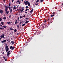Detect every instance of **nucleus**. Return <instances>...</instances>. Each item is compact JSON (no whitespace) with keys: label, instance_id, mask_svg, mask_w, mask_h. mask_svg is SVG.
<instances>
[{"label":"nucleus","instance_id":"nucleus-31","mask_svg":"<svg viewBox=\"0 0 63 63\" xmlns=\"http://www.w3.org/2000/svg\"><path fill=\"white\" fill-rule=\"evenodd\" d=\"M2 27H4V28H6V26H2Z\"/></svg>","mask_w":63,"mask_h":63},{"label":"nucleus","instance_id":"nucleus-59","mask_svg":"<svg viewBox=\"0 0 63 63\" xmlns=\"http://www.w3.org/2000/svg\"><path fill=\"white\" fill-rule=\"evenodd\" d=\"M3 1L4 2H5V1H6V0H3Z\"/></svg>","mask_w":63,"mask_h":63},{"label":"nucleus","instance_id":"nucleus-19","mask_svg":"<svg viewBox=\"0 0 63 63\" xmlns=\"http://www.w3.org/2000/svg\"><path fill=\"white\" fill-rule=\"evenodd\" d=\"M6 17H4L3 18V19H4V20H5V19H6Z\"/></svg>","mask_w":63,"mask_h":63},{"label":"nucleus","instance_id":"nucleus-7","mask_svg":"<svg viewBox=\"0 0 63 63\" xmlns=\"http://www.w3.org/2000/svg\"><path fill=\"white\" fill-rule=\"evenodd\" d=\"M34 34H35V35H37L38 34V33L37 32H36L34 33Z\"/></svg>","mask_w":63,"mask_h":63},{"label":"nucleus","instance_id":"nucleus-20","mask_svg":"<svg viewBox=\"0 0 63 63\" xmlns=\"http://www.w3.org/2000/svg\"><path fill=\"white\" fill-rule=\"evenodd\" d=\"M23 10H24V8H22V9L21 10V12H23Z\"/></svg>","mask_w":63,"mask_h":63},{"label":"nucleus","instance_id":"nucleus-44","mask_svg":"<svg viewBox=\"0 0 63 63\" xmlns=\"http://www.w3.org/2000/svg\"><path fill=\"white\" fill-rule=\"evenodd\" d=\"M17 22H15V24H17Z\"/></svg>","mask_w":63,"mask_h":63},{"label":"nucleus","instance_id":"nucleus-4","mask_svg":"<svg viewBox=\"0 0 63 63\" xmlns=\"http://www.w3.org/2000/svg\"><path fill=\"white\" fill-rule=\"evenodd\" d=\"M24 3L26 5H27V3H28V1H24Z\"/></svg>","mask_w":63,"mask_h":63},{"label":"nucleus","instance_id":"nucleus-5","mask_svg":"<svg viewBox=\"0 0 63 63\" xmlns=\"http://www.w3.org/2000/svg\"><path fill=\"white\" fill-rule=\"evenodd\" d=\"M6 42V40H3L1 41V43H5V42Z\"/></svg>","mask_w":63,"mask_h":63},{"label":"nucleus","instance_id":"nucleus-49","mask_svg":"<svg viewBox=\"0 0 63 63\" xmlns=\"http://www.w3.org/2000/svg\"><path fill=\"white\" fill-rule=\"evenodd\" d=\"M21 23H22V22H21L20 23V24H21Z\"/></svg>","mask_w":63,"mask_h":63},{"label":"nucleus","instance_id":"nucleus-30","mask_svg":"<svg viewBox=\"0 0 63 63\" xmlns=\"http://www.w3.org/2000/svg\"><path fill=\"white\" fill-rule=\"evenodd\" d=\"M39 0H36V2L37 3V2H39Z\"/></svg>","mask_w":63,"mask_h":63},{"label":"nucleus","instance_id":"nucleus-57","mask_svg":"<svg viewBox=\"0 0 63 63\" xmlns=\"http://www.w3.org/2000/svg\"><path fill=\"white\" fill-rule=\"evenodd\" d=\"M8 56H9V55L7 54V56H8Z\"/></svg>","mask_w":63,"mask_h":63},{"label":"nucleus","instance_id":"nucleus-60","mask_svg":"<svg viewBox=\"0 0 63 63\" xmlns=\"http://www.w3.org/2000/svg\"><path fill=\"white\" fill-rule=\"evenodd\" d=\"M2 54H4V52H3L2 53Z\"/></svg>","mask_w":63,"mask_h":63},{"label":"nucleus","instance_id":"nucleus-35","mask_svg":"<svg viewBox=\"0 0 63 63\" xmlns=\"http://www.w3.org/2000/svg\"><path fill=\"white\" fill-rule=\"evenodd\" d=\"M7 24H10V22H7Z\"/></svg>","mask_w":63,"mask_h":63},{"label":"nucleus","instance_id":"nucleus-55","mask_svg":"<svg viewBox=\"0 0 63 63\" xmlns=\"http://www.w3.org/2000/svg\"><path fill=\"white\" fill-rule=\"evenodd\" d=\"M25 14H26V13H27V12L25 11Z\"/></svg>","mask_w":63,"mask_h":63},{"label":"nucleus","instance_id":"nucleus-33","mask_svg":"<svg viewBox=\"0 0 63 63\" xmlns=\"http://www.w3.org/2000/svg\"><path fill=\"white\" fill-rule=\"evenodd\" d=\"M19 10L20 9H18L17 10V11H19Z\"/></svg>","mask_w":63,"mask_h":63},{"label":"nucleus","instance_id":"nucleus-52","mask_svg":"<svg viewBox=\"0 0 63 63\" xmlns=\"http://www.w3.org/2000/svg\"><path fill=\"white\" fill-rule=\"evenodd\" d=\"M8 43H10V40H9L8 41Z\"/></svg>","mask_w":63,"mask_h":63},{"label":"nucleus","instance_id":"nucleus-24","mask_svg":"<svg viewBox=\"0 0 63 63\" xmlns=\"http://www.w3.org/2000/svg\"><path fill=\"white\" fill-rule=\"evenodd\" d=\"M24 25H25V24H22V26L23 27V26H24Z\"/></svg>","mask_w":63,"mask_h":63},{"label":"nucleus","instance_id":"nucleus-28","mask_svg":"<svg viewBox=\"0 0 63 63\" xmlns=\"http://www.w3.org/2000/svg\"><path fill=\"white\" fill-rule=\"evenodd\" d=\"M8 8H9V10H10V9H11V8L10 7V6H8Z\"/></svg>","mask_w":63,"mask_h":63},{"label":"nucleus","instance_id":"nucleus-25","mask_svg":"<svg viewBox=\"0 0 63 63\" xmlns=\"http://www.w3.org/2000/svg\"><path fill=\"white\" fill-rule=\"evenodd\" d=\"M17 28H19V25H17Z\"/></svg>","mask_w":63,"mask_h":63},{"label":"nucleus","instance_id":"nucleus-39","mask_svg":"<svg viewBox=\"0 0 63 63\" xmlns=\"http://www.w3.org/2000/svg\"><path fill=\"white\" fill-rule=\"evenodd\" d=\"M17 19H18V20H19V17H18Z\"/></svg>","mask_w":63,"mask_h":63},{"label":"nucleus","instance_id":"nucleus-2","mask_svg":"<svg viewBox=\"0 0 63 63\" xmlns=\"http://www.w3.org/2000/svg\"><path fill=\"white\" fill-rule=\"evenodd\" d=\"M5 7V11H7L8 9V5H6Z\"/></svg>","mask_w":63,"mask_h":63},{"label":"nucleus","instance_id":"nucleus-27","mask_svg":"<svg viewBox=\"0 0 63 63\" xmlns=\"http://www.w3.org/2000/svg\"><path fill=\"white\" fill-rule=\"evenodd\" d=\"M10 30H14V29L11 28L10 29Z\"/></svg>","mask_w":63,"mask_h":63},{"label":"nucleus","instance_id":"nucleus-43","mask_svg":"<svg viewBox=\"0 0 63 63\" xmlns=\"http://www.w3.org/2000/svg\"><path fill=\"white\" fill-rule=\"evenodd\" d=\"M9 6H11V3H9Z\"/></svg>","mask_w":63,"mask_h":63},{"label":"nucleus","instance_id":"nucleus-34","mask_svg":"<svg viewBox=\"0 0 63 63\" xmlns=\"http://www.w3.org/2000/svg\"><path fill=\"white\" fill-rule=\"evenodd\" d=\"M3 58L4 59H6V57H5V56H3Z\"/></svg>","mask_w":63,"mask_h":63},{"label":"nucleus","instance_id":"nucleus-38","mask_svg":"<svg viewBox=\"0 0 63 63\" xmlns=\"http://www.w3.org/2000/svg\"><path fill=\"white\" fill-rule=\"evenodd\" d=\"M7 59H6L5 60V61H7Z\"/></svg>","mask_w":63,"mask_h":63},{"label":"nucleus","instance_id":"nucleus-29","mask_svg":"<svg viewBox=\"0 0 63 63\" xmlns=\"http://www.w3.org/2000/svg\"><path fill=\"white\" fill-rule=\"evenodd\" d=\"M53 15H55V12H54L52 13Z\"/></svg>","mask_w":63,"mask_h":63},{"label":"nucleus","instance_id":"nucleus-15","mask_svg":"<svg viewBox=\"0 0 63 63\" xmlns=\"http://www.w3.org/2000/svg\"><path fill=\"white\" fill-rule=\"evenodd\" d=\"M5 13H7L6 15H8V14L9 13V11H8L7 12L6 11L5 12Z\"/></svg>","mask_w":63,"mask_h":63},{"label":"nucleus","instance_id":"nucleus-45","mask_svg":"<svg viewBox=\"0 0 63 63\" xmlns=\"http://www.w3.org/2000/svg\"><path fill=\"white\" fill-rule=\"evenodd\" d=\"M23 17H25V15H24L23 16Z\"/></svg>","mask_w":63,"mask_h":63},{"label":"nucleus","instance_id":"nucleus-14","mask_svg":"<svg viewBox=\"0 0 63 63\" xmlns=\"http://www.w3.org/2000/svg\"><path fill=\"white\" fill-rule=\"evenodd\" d=\"M16 6H15L13 8V10H15V9H16Z\"/></svg>","mask_w":63,"mask_h":63},{"label":"nucleus","instance_id":"nucleus-12","mask_svg":"<svg viewBox=\"0 0 63 63\" xmlns=\"http://www.w3.org/2000/svg\"><path fill=\"white\" fill-rule=\"evenodd\" d=\"M1 23L2 25H4V22H1Z\"/></svg>","mask_w":63,"mask_h":63},{"label":"nucleus","instance_id":"nucleus-62","mask_svg":"<svg viewBox=\"0 0 63 63\" xmlns=\"http://www.w3.org/2000/svg\"><path fill=\"white\" fill-rule=\"evenodd\" d=\"M14 0H12V2H14Z\"/></svg>","mask_w":63,"mask_h":63},{"label":"nucleus","instance_id":"nucleus-63","mask_svg":"<svg viewBox=\"0 0 63 63\" xmlns=\"http://www.w3.org/2000/svg\"><path fill=\"white\" fill-rule=\"evenodd\" d=\"M2 39V38L1 37H0V40H1Z\"/></svg>","mask_w":63,"mask_h":63},{"label":"nucleus","instance_id":"nucleus-1","mask_svg":"<svg viewBox=\"0 0 63 63\" xmlns=\"http://www.w3.org/2000/svg\"><path fill=\"white\" fill-rule=\"evenodd\" d=\"M5 49L6 52H7V51H9V49L8 47V46L6 45L5 46Z\"/></svg>","mask_w":63,"mask_h":63},{"label":"nucleus","instance_id":"nucleus-3","mask_svg":"<svg viewBox=\"0 0 63 63\" xmlns=\"http://www.w3.org/2000/svg\"><path fill=\"white\" fill-rule=\"evenodd\" d=\"M4 35H5V34L3 33V34H2V35H1L0 37H1V38H5V37L4 36Z\"/></svg>","mask_w":63,"mask_h":63},{"label":"nucleus","instance_id":"nucleus-61","mask_svg":"<svg viewBox=\"0 0 63 63\" xmlns=\"http://www.w3.org/2000/svg\"><path fill=\"white\" fill-rule=\"evenodd\" d=\"M0 26L1 27H2V25H0Z\"/></svg>","mask_w":63,"mask_h":63},{"label":"nucleus","instance_id":"nucleus-22","mask_svg":"<svg viewBox=\"0 0 63 63\" xmlns=\"http://www.w3.org/2000/svg\"><path fill=\"white\" fill-rule=\"evenodd\" d=\"M16 29H15L14 30V32H16Z\"/></svg>","mask_w":63,"mask_h":63},{"label":"nucleus","instance_id":"nucleus-13","mask_svg":"<svg viewBox=\"0 0 63 63\" xmlns=\"http://www.w3.org/2000/svg\"><path fill=\"white\" fill-rule=\"evenodd\" d=\"M33 11H34V9H32V10L30 11V13H31V12H33Z\"/></svg>","mask_w":63,"mask_h":63},{"label":"nucleus","instance_id":"nucleus-41","mask_svg":"<svg viewBox=\"0 0 63 63\" xmlns=\"http://www.w3.org/2000/svg\"><path fill=\"white\" fill-rule=\"evenodd\" d=\"M21 2L20 1H19V2H18V4H20L21 3Z\"/></svg>","mask_w":63,"mask_h":63},{"label":"nucleus","instance_id":"nucleus-64","mask_svg":"<svg viewBox=\"0 0 63 63\" xmlns=\"http://www.w3.org/2000/svg\"><path fill=\"white\" fill-rule=\"evenodd\" d=\"M53 16H54V14H53V15H52Z\"/></svg>","mask_w":63,"mask_h":63},{"label":"nucleus","instance_id":"nucleus-21","mask_svg":"<svg viewBox=\"0 0 63 63\" xmlns=\"http://www.w3.org/2000/svg\"><path fill=\"white\" fill-rule=\"evenodd\" d=\"M15 48V47H12V50H14V48Z\"/></svg>","mask_w":63,"mask_h":63},{"label":"nucleus","instance_id":"nucleus-9","mask_svg":"<svg viewBox=\"0 0 63 63\" xmlns=\"http://www.w3.org/2000/svg\"><path fill=\"white\" fill-rule=\"evenodd\" d=\"M47 20L45 19L44 20V22H45V23H46V22H47Z\"/></svg>","mask_w":63,"mask_h":63},{"label":"nucleus","instance_id":"nucleus-36","mask_svg":"<svg viewBox=\"0 0 63 63\" xmlns=\"http://www.w3.org/2000/svg\"><path fill=\"white\" fill-rule=\"evenodd\" d=\"M2 19L1 18H0V21H2Z\"/></svg>","mask_w":63,"mask_h":63},{"label":"nucleus","instance_id":"nucleus-11","mask_svg":"<svg viewBox=\"0 0 63 63\" xmlns=\"http://www.w3.org/2000/svg\"><path fill=\"white\" fill-rule=\"evenodd\" d=\"M3 10H1L0 11V13H1V14H2L3 13Z\"/></svg>","mask_w":63,"mask_h":63},{"label":"nucleus","instance_id":"nucleus-16","mask_svg":"<svg viewBox=\"0 0 63 63\" xmlns=\"http://www.w3.org/2000/svg\"><path fill=\"white\" fill-rule=\"evenodd\" d=\"M29 22V21H27L25 22V23L27 24V23H28Z\"/></svg>","mask_w":63,"mask_h":63},{"label":"nucleus","instance_id":"nucleus-58","mask_svg":"<svg viewBox=\"0 0 63 63\" xmlns=\"http://www.w3.org/2000/svg\"><path fill=\"white\" fill-rule=\"evenodd\" d=\"M9 16V17H11V15H10V16Z\"/></svg>","mask_w":63,"mask_h":63},{"label":"nucleus","instance_id":"nucleus-51","mask_svg":"<svg viewBox=\"0 0 63 63\" xmlns=\"http://www.w3.org/2000/svg\"><path fill=\"white\" fill-rule=\"evenodd\" d=\"M15 21H16V22H17V20H15Z\"/></svg>","mask_w":63,"mask_h":63},{"label":"nucleus","instance_id":"nucleus-47","mask_svg":"<svg viewBox=\"0 0 63 63\" xmlns=\"http://www.w3.org/2000/svg\"><path fill=\"white\" fill-rule=\"evenodd\" d=\"M19 0H18L17 1V2H19Z\"/></svg>","mask_w":63,"mask_h":63},{"label":"nucleus","instance_id":"nucleus-50","mask_svg":"<svg viewBox=\"0 0 63 63\" xmlns=\"http://www.w3.org/2000/svg\"><path fill=\"white\" fill-rule=\"evenodd\" d=\"M26 19H28V18L27 17L26 18Z\"/></svg>","mask_w":63,"mask_h":63},{"label":"nucleus","instance_id":"nucleus-8","mask_svg":"<svg viewBox=\"0 0 63 63\" xmlns=\"http://www.w3.org/2000/svg\"><path fill=\"white\" fill-rule=\"evenodd\" d=\"M7 54H8V55L9 56L10 55V54H11L10 53V51H9L7 52Z\"/></svg>","mask_w":63,"mask_h":63},{"label":"nucleus","instance_id":"nucleus-54","mask_svg":"<svg viewBox=\"0 0 63 63\" xmlns=\"http://www.w3.org/2000/svg\"><path fill=\"white\" fill-rule=\"evenodd\" d=\"M21 9H20L19 10L20 11H21Z\"/></svg>","mask_w":63,"mask_h":63},{"label":"nucleus","instance_id":"nucleus-48","mask_svg":"<svg viewBox=\"0 0 63 63\" xmlns=\"http://www.w3.org/2000/svg\"><path fill=\"white\" fill-rule=\"evenodd\" d=\"M51 17H52V16H52V15H51Z\"/></svg>","mask_w":63,"mask_h":63},{"label":"nucleus","instance_id":"nucleus-18","mask_svg":"<svg viewBox=\"0 0 63 63\" xmlns=\"http://www.w3.org/2000/svg\"><path fill=\"white\" fill-rule=\"evenodd\" d=\"M0 29H1V30H3L4 29V28H0Z\"/></svg>","mask_w":63,"mask_h":63},{"label":"nucleus","instance_id":"nucleus-46","mask_svg":"<svg viewBox=\"0 0 63 63\" xmlns=\"http://www.w3.org/2000/svg\"><path fill=\"white\" fill-rule=\"evenodd\" d=\"M28 10H27V9H26L25 10V11H27Z\"/></svg>","mask_w":63,"mask_h":63},{"label":"nucleus","instance_id":"nucleus-26","mask_svg":"<svg viewBox=\"0 0 63 63\" xmlns=\"http://www.w3.org/2000/svg\"><path fill=\"white\" fill-rule=\"evenodd\" d=\"M40 1L41 2H44V0H41Z\"/></svg>","mask_w":63,"mask_h":63},{"label":"nucleus","instance_id":"nucleus-32","mask_svg":"<svg viewBox=\"0 0 63 63\" xmlns=\"http://www.w3.org/2000/svg\"><path fill=\"white\" fill-rule=\"evenodd\" d=\"M18 35H19V33L18 32L17 33V36Z\"/></svg>","mask_w":63,"mask_h":63},{"label":"nucleus","instance_id":"nucleus-6","mask_svg":"<svg viewBox=\"0 0 63 63\" xmlns=\"http://www.w3.org/2000/svg\"><path fill=\"white\" fill-rule=\"evenodd\" d=\"M27 4H28V6H30V3H29V2L28 1V2H27Z\"/></svg>","mask_w":63,"mask_h":63},{"label":"nucleus","instance_id":"nucleus-53","mask_svg":"<svg viewBox=\"0 0 63 63\" xmlns=\"http://www.w3.org/2000/svg\"><path fill=\"white\" fill-rule=\"evenodd\" d=\"M9 39H8L7 40V41H8V42H9Z\"/></svg>","mask_w":63,"mask_h":63},{"label":"nucleus","instance_id":"nucleus-37","mask_svg":"<svg viewBox=\"0 0 63 63\" xmlns=\"http://www.w3.org/2000/svg\"><path fill=\"white\" fill-rule=\"evenodd\" d=\"M10 8H11V9H12V8L13 9V6H11Z\"/></svg>","mask_w":63,"mask_h":63},{"label":"nucleus","instance_id":"nucleus-40","mask_svg":"<svg viewBox=\"0 0 63 63\" xmlns=\"http://www.w3.org/2000/svg\"><path fill=\"white\" fill-rule=\"evenodd\" d=\"M22 18V16H20V18L21 19V18Z\"/></svg>","mask_w":63,"mask_h":63},{"label":"nucleus","instance_id":"nucleus-56","mask_svg":"<svg viewBox=\"0 0 63 63\" xmlns=\"http://www.w3.org/2000/svg\"><path fill=\"white\" fill-rule=\"evenodd\" d=\"M35 5H38V4H35Z\"/></svg>","mask_w":63,"mask_h":63},{"label":"nucleus","instance_id":"nucleus-23","mask_svg":"<svg viewBox=\"0 0 63 63\" xmlns=\"http://www.w3.org/2000/svg\"><path fill=\"white\" fill-rule=\"evenodd\" d=\"M13 47L12 46H11L10 47V49H12Z\"/></svg>","mask_w":63,"mask_h":63},{"label":"nucleus","instance_id":"nucleus-10","mask_svg":"<svg viewBox=\"0 0 63 63\" xmlns=\"http://www.w3.org/2000/svg\"><path fill=\"white\" fill-rule=\"evenodd\" d=\"M11 43L12 44V45H14V41H11Z\"/></svg>","mask_w":63,"mask_h":63},{"label":"nucleus","instance_id":"nucleus-42","mask_svg":"<svg viewBox=\"0 0 63 63\" xmlns=\"http://www.w3.org/2000/svg\"><path fill=\"white\" fill-rule=\"evenodd\" d=\"M26 9H27V8H28V6H27L26 7Z\"/></svg>","mask_w":63,"mask_h":63},{"label":"nucleus","instance_id":"nucleus-17","mask_svg":"<svg viewBox=\"0 0 63 63\" xmlns=\"http://www.w3.org/2000/svg\"><path fill=\"white\" fill-rule=\"evenodd\" d=\"M10 14H11V13H12V9H11L10 10Z\"/></svg>","mask_w":63,"mask_h":63}]
</instances>
